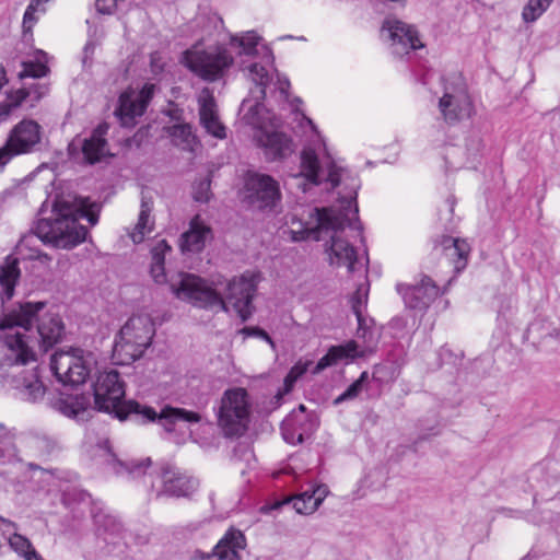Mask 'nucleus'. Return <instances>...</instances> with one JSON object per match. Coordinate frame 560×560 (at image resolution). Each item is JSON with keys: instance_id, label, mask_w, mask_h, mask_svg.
<instances>
[{"instance_id": "obj_7", "label": "nucleus", "mask_w": 560, "mask_h": 560, "mask_svg": "<svg viewBox=\"0 0 560 560\" xmlns=\"http://www.w3.org/2000/svg\"><path fill=\"white\" fill-rule=\"evenodd\" d=\"M222 284L221 279L209 281L192 273H180L170 288L176 298L195 307L228 311L225 300L217 289Z\"/></svg>"}, {"instance_id": "obj_9", "label": "nucleus", "mask_w": 560, "mask_h": 560, "mask_svg": "<svg viewBox=\"0 0 560 560\" xmlns=\"http://www.w3.org/2000/svg\"><path fill=\"white\" fill-rule=\"evenodd\" d=\"M183 61L197 77L213 82L224 75L234 59L222 45L201 48V43L198 42L184 52Z\"/></svg>"}, {"instance_id": "obj_24", "label": "nucleus", "mask_w": 560, "mask_h": 560, "mask_svg": "<svg viewBox=\"0 0 560 560\" xmlns=\"http://www.w3.org/2000/svg\"><path fill=\"white\" fill-rule=\"evenodd\" d=\"M258 141L269 160L283 159L293 152L292 140L282 132H261Z\"/></svg>"}, {"instance_id": "obj_20", "label": "nucleus", "mask_w": 560, "mask_h": 560, "mask_svg": "<svg viewBox=\"0 0 560 560\" xmlns=\"http://www.w3.org/2000/svg\"><path fill=\"white\" fill-rule=\"evenodd\" d=\"M10 385L16 389L19 397L28 402H37L43 399L46 387L39 378L37 369L23 371L21 374H12Z\"/></svg>"}, {"instance_id": "obj_31", "label": "nucleus", "mask_w": 560, "mask_h": 560, "mask_svg": "<svg viewBox=\"0 0 560 560\" xmlns=\"http://www.w3.org/2000/svg\"><path fill=\"white\" fill-rule=\"evenodd\" d=\"M527 338L539 343L548 341V339L557 340L560 336L558 326L546 318H536L526 329Z\"/></svg>"}, {"instance_id": "obj_30", "label": "nucleus", "mask_w": 560, "mask_h": 560, "mask_svg": "<svg viewBox=\"0 0 560 560\" xmlns=\"http://www.w3.org/2000/svg\"><path fill=\"white\" fill-rule=\"evenodd\" d=\"M144 112L143 103H139V100L132 93L125 92L120 94L115 114L124 125L132 124L133 119L142 116Z\"/></svg>"}, {"instance_id": "obj_38", "label": "nucleus", "mask_w": 560, "mask_h": 560, "mask_svg": "<svg viewBox=\"0 0 560 560\" xmlns=\"http://www.w3.org/2000/svg\"><path fill=\"white\" fill-rule=\"evenodd\" d=\"M168 135L176 145L184 148L191 147L195 142V136L189 124H176L168 128Z\"/></svg>"}, {"instance_id": "obj_48", "label": "nucleus", "mask_w": 560, "mask_h": 560, "mask_svg": "<svg viewBox=\"0 0 560 560\" xmlns=\"http://www.w3.org/2000/svg\"><path fill=\"white\" fill-rule=\"evenodd\" d=\"M154 90H155L154 84H145L141 89L140 93L136 96L139 100V103H143L144 109H147V106L154 94Z\"/></svg>"}, {"instance_id": "obj_12", "label": "nucleus", "mask_w": 560, "mask_h": 560, "mask_svg": "<svg viewBox=\"0 0 560 560\" xmlns=\"http://www.w3.org/2000/svg\"><path fill=\"white\" fill-rule=\"evenodd\" d=\"M149 475L150 487L155 498H180L194 493L198 481L171 463H163Z\"/></svg>"}, {"instance_id": "obj_50", "label": "nucleus", "mask_w": 560, "mask_h": 560, "mask_svg": "<svg viewBox=\"0 0 560 560\" xmlns=\"http://www.w3.org/2000/svg\"><path fill=\"white\" fill-rule=\"evenodd\" d=\"M275 84L277 90H279V92L287 97L290 88V81L287 78H281L279 74H277V81Z\"/></svg>"}, {"instance_id": "obj_19", "label": "nucleus", "mask_w": 560, "mask_h": 560, "mask_svg": "<svg viewBox=\"0 0 560 560\" xmlns=\"http://www.w3.org/2000/svg\"><path fill=\"white\" fill-rule=\"evenodd\" d=\"M245 548V535L240 529L231 527L217 542L211 552L200 556V560H242L241 553Z\"/></svg>"}, {"instance_id": "obj_47", "label": "nucleus", "mask_w": 560, "mask_h": 560, "mask_svg": "<svg viewBox=\"0 0 560 560\" xmlns=\"http://www.w3.org/2000/svg\"><path fill=\"white\" fill-rule=\"evenodd\" d=\"M211 180L205 178L194 186V199L198 202H207L210 199Z\"/></svg>"}, {"instance_id": "obj_41", "label": "nucleus", "mask_w": 560, "mask_h": 560, "mask_svg": "<svg viewBox=\"0 0 560 560\" xmlns=\"http://www.w3.org/2000/svg\"><path fill=\"white\" fill-rule=\"evenodd\" d=\"M368 304V289L364 288V285H359L357 291L351 298V308L353 314L357 317L358 323L360 326L362 325V322L364 320L363 312Z\"/></svg>"}, {"instance_id": "obj_32", "label": "nucleus", "mask_w": 560, "mask_h": 560, "mask_svg": "<svg viewBox=\"0 0 560 560\" xmlns=\"http://www.w3.org/2000/svg\"><path fill=\"white\" fill-rule=\"evenodd\" d=\"M443 247L445 250V255L450 258L456 257L455 260V270L460 271L466 267L467 264V257L469 254V245L466 241L454 238V237H446L443 241Z\"/></svg>"}, {"instance_id": "obj_29", "label": "nucleus", "mask_w": 560, "mask_h": 560, "mask_svg": "<svg viewBox=\"0 0 560 560\" xmlns=\"http://www.w3.org/2000/svg\"><path fill=\"white\" fill-rule=\"evenodd\" d=\"M91 514L98 535L104 534L115 537L122 533L121 522L103 506L94 505Z\"/></svg>"}, {"instance_id": "obj_42", "label": "nucleus", "mask_w": 560, "mask_h": 560, "mask_svg": "<svg viewBox=\"0 0 560 560\" xmlns=\"http://www.w3.org/2000/svg\"><path fill=\"white\" fill-rule=\"evenodd\" d=\"M551 0H529L524 7L522 16L525 22L536 21L550 5Z\"/></svg>"}, {"instance_id": "obj_51", "label": "nucleus", "mask_w": 560, "mask_h": 560, "mask_svg": "<svg viewBox=\"0 0 560 560\" xmlns=\"http://www.w3.org/2000/svg\"><path fill=\"white\" fill-rule=\"evenodd\" d=\"M364 322H365V319L362 322V325H361V326H360V324L358 323V332H357V334H358V337H359V338H363V339H365V340H366L368 338H369V339L371 338L372 332L369 330V328H366V327L364 326Z\"/></svg>"}, {"instance_id": "obj_53", "label": "nucleus", "mask_w": 560, "mask_h": 560, "mask_svg": "<svg viewBox=\"0 0 560 560\" xmlns=\"http://www.w3.org/2000/svg\"><path fill=\"white\" fill-rule=\"evenodd\" d=\"M93 51H94V44L91 42L86 43L84 46L85 58H88L89 54H93Z\"/></svg>"}, {"instance_id": "obj_11", "label": "nucleus", "mask_w": 560, "mask_h": 560, "mask_svg": "<svg viewBox=\"0 0 560 560\" xmlns=\"http://www.w3.org/2000/svg\"><path fill=\"white\" fill-rule=\"evenodd\" d=\"M42 127L33 119H23L8 133L0 147V167H4L14 158L31 154L39 149Z\"/></svg>"}, {"instance_id": "obj_18", "label": "nucleus", "mask_w": 560, "mask_h": 560, "mask_svg": "<svg viewBox=\"0 0 560 560\" xmlns=\"http://www.w3.org/2000/svg\"><path fill=\"white\" fill-rule=\"evenodd\" d=\"M396 289L407 307L419 311L428 308L440 294V288L428 276L413 285L398 283Z\"/></svg>"}, {"instance_id": "obj_21", "label": "nucleus", "mask_w": 560, "mask_h": 560, "mask_svg": "<svg viewBox=\"0 0 560 560\" xmlns=\"http://www.w3.org/2000/svg\"><path fill=\"white\" fill-rule=\"evenodd\" d=\"M198 103L201 126L211 136L224 139L226 137L225 127L219 119L215 100L208 89L202 90Z\"/></svg>"}, {"instance_id": "obj_44", "label": "nucleus", "mask_w": 560, "mask_h": 560, "mask_svg": "<svg viewBox=\"0 0 560 560\" xmlns=\"http://www.w3.org/2000/svg\"><path fill=\"white\" fill-rule=\"evenodd\" d=\"M36 94L35 100H39L45 93L46 88L44 86H34L31 89H19L14 93L8 96V101L12 103V105L16 108L23 104V102L30 97L32 94Z\"/></svg>"}, {"instance_id": "obj_56", "label": "nucleus", "mask_w": 560, "mask_h": 560, "mask_svg": "<svg viewBox=\"0 0 560 560\" xmlns=\"http://www.w3.org/2000/svg\"><path fill=\"white\" fill-rule=\"evenodd\" d=\"M299 409H300V411L303 412L305 410V407L303 405H300Z\"/></svg>"}, {"instance_id": "obj_45", "label": "nucleus", "mask_w": 560, "mask_h": 560, "mask_svg": "<svg viewBox=\"0 0 560 560\" xmlns=\"http://www.w3.org/2000/svg\"><path fill=\"white\" fill-rule=\"evenodd\" d=\"M329 490L326 485L312 486L310 489L300 493L305 499V503L311 504L316 502V510L322 504L324 499L328 495Z\"/></svg>"}, {"instance_id": "obj_37", "label": "nucleus", "mask_w": 560, "mask_h": 560, "mask_svg": "<svg viewBox=\"0 0 560 560\" xmlns=\"http://www.w3.org/2000/svg\"><path fill=\"white\" fill-rule=\"evenodd\" d=\"M197 25L201 27L205 34L201 40L206 37H211L219 33L224 27L222 18L217 13L202 14L197 18Z\"/></svg>"}, {"instance_id": "obj_23", "label": "nucleus", "mask_w": 560, "mask_h": 560, "mask_svg": "<svg viewBox=\"0 0 560 560\" xmlns=\"http://www.w3.org/2000/svg\"><path fill=\"white\" fill-rule=\"evenodd\" d=\"M320 166L317 154L312 148H305L301 152L300 172L293 174L292 178L296 180V186L306 192L310 187L320 184Z\"/></svg>"}, {"instance_id": "obj_3", "label": "nucleus", "mask_w": 560, "mask_h": 560, "mask_svg": "<svg viewBox=\"0 0 560 560\" xmlns=\"http://www.w3.org/2000/svg\"><path fill=\"white\" fill-rule=\"evenodd\" d=\"M94 406L90 396L66 395L57 399L54 407L61 415L75 421H88L95 411H101L125 421L133 420L138 424L156 422L166 432H174L180 422L198 423L201 417L198 412L164 406L160 412L154 408L141 405L136 400H125V383L116 370L100 372L93 383Z\"/></svg>"}, {"instance_id": "obj_5", "label": "nucleus", "mask_w": 560, "mask_h": 560, "mask_svg": "<svg viewBox=\"0 0 560 560\" xmlns=\"http://www.w3.org/2000/svg\"><path fill=\"white\" fill-rule=\"evenodd\" d=\"M259 40L260 37L254 31H247L241 35H231L230 39L231 46L240 48L238 55L254 57L261 54L266 65L270 67V69H268L259 62H253L246 67L247 77L255 84V88L249 91L250 100H243L241 110L246 112L245 118L252 124H258L255 116L264 107L262 102L266 97V89L272 82L273 78L271 71L275 70L272 67V51L265 45L259 47Z\"/></svg>"}, {"instance_id": "obj_55", "label": "nucleus", "mask_w": 560, "mask_h": 560, "mask_svg": "<svg viewBox=\"0 0 560 560\" xmlns=\"http://www.w3.org/2000/svg\"><path fill=\"white\" fill-rule=\"evenodd\" d=\"M30 467H31L32 469H37V468H39V467H38L37 465H35V464H30Z\"/></svg>"}, {"instance_id": "obj_1", "label": "nucleus", "mask_w": 560, "mask_h": 560, "mask_svg": "<svg viewBox=\"0 0 560 560\" xmlns=\"http://www.w3.org/2000/svg\"><path fill=\"white\" fill-rule=\"evenodd\" d=\"M20 277L19 259L8 256L0 266V342L5 348L0 369L35 361V340L27 334L34 322L37 323V342L44 352L61 341L65 334L61 317L48 310L46 302L26 301L18 302L13 306L8 305L14 295Z\"/></svg>"}, {"instance_id": "obj_46", "label": "nucleus", "mask_w": 560, "mask_h": 560, "mask_svg": "<svg viewBox=\"0 0 560 560\" xmlns=\"http://www.w3.org/2000/svg\"><path fill=\"white\" fill-rule=\"evenodd\" d=\"M23 69L19 73L20 79L24 78H43L48 72V67L40 61H24Z\"/></svg>"}, {"instance_id": "obj_2", "label": "nucleus", "mask_w": 560, "mask_h": 560, "mask_svg": "<svg viewBox=\"0 0 560 560\" xmlns=\"http://www.w3.org/2000/svg\"><path fill=\"white\" fill-rule=\"evenodd\" d=\"M327 180L332 188L342 186L339 191V206L329 208H314L310 212L313 223L300 230H292V240L301 242L305 240L320 241L324 234L329 236V245L326 252L331 265L346 266L349 272H354L366 267L369 262L366 249L364 250L365 261L359 259L357 250L349 241V237L360 238L364 243L363 228L358 218L357 197L361 182L355 174L349 170L329 166Z\"/></svg>"}, {"instance_id": "obj_15", "label": "nucleus", "mask_w": 560, "mask_h": 560, "mask_svg": "<svg viewBox=\"0 0 560 560\" xmlns=\"http://www.w3.org/2000/svg\"><path fill=\"white\" fill-rule=\"evenodd\" d=\"M257 279L255 275L246 272L234 277L225 284V299L243 322L247 320L253 312V299L256 293Z\"/></svg>"}, {"instance_id": "obj_16", "label": "nucleus", "mask_w": 560, "mask_h": 560, "mask_svg": "<svg viewBox=\"0 0 560 560\" xmlns=\"http://www.w3.org/2000/svg\"><path fill=\"white\" fill-rule=\"evenodd\" d=\"M245 187L249 202L258 209H273L281 200L279 183L270 175L248 173Z\"/></svg>"}, {"instance_id": "obj_13", "label": "nucleus", "mask_w": 560, "mask_h": 560, "mask_svg": "<svg viewBox=\"0 0 560 560\" xmlns=\"http://www.w3.org/2000/svg\"><path fill=\"white\" fill-rule=\"evenodd\" d=\"M83 351L56 352L50 360V370L57 381L65 385H81L91 373V362L83 358Z\"/></svg>"}, {"instance_id": "obj_8", "label": "nucleus", "mask_w": 560, "mask_h": 560, "mask_svg": "<svg viewBox=\"0 0 560 560\" xmlns=\"http://www.w3.org/2000/svg\"><path fill=\"white\" fill-rule=\"evenodd\" d=\"M250 407L249 395L245 388L233 387L223 393L214 410L218 427L225 438H238L247 431Z\"/></svg>"}, {"instance_id": "obj_22", "label": "nucleus", "mask_w": 560, "mask_h": 560, "mask_svg": "<svg viewBox=\"0 0 560 560\" xmlns=\"http://www.w3.org/2000/svg\"><path fill=\"white\" fill-rule=\"evenodd\" d=\"M211 238V228L197 214L190 220L189 229L180 235L179 247L183 253H200Z\"/></svg>"}, {"instance_id": "obj_10", "label": "nucleus", "mask_w": 560, "mask_h": 560, "mask_svg": "<svg viewBox=\"0 0 560 560\" xmlns=\"http://www.w3.org/2000/svg\"><path fill=\"white\" fill-rule=\"evenodd\" d=\"M439 109L447 124L470 117L472 103L465 80L459 73L443 79V95L439 101Z\"/></svg>"}, {"instance_id": "obj_28", "label": "nucleus", "mask_w": 560, "mask_h": 560, "mask_svg": "<svg viewBox=\"0 0 560 560\" xmlns=\"http://www.w3.org/2000/svg\"><path fill=\"white\" fill-rule=\"evenodd\" d=\"M98 447L103 450L113 462L117 463L118 468H116V472L118 475H127L130 478L147 477V470L151 466L150 458L120 462L112 454L110 443L107 439L100 441Z\"/></svg>"}, {"instance_id": "obj_17", "label": "nucleus", "mask_w": 560, "mask_h": 560, "mask_svg": "<svg viewBox=\"0 0 560 560\" xmlns=\"http://www.w3.org/2000/svg\"><path fill=\"white\" fill-rule=\"evenodd\" d=\"M109 126L107 122L98 124L90 137L80 141V145L77 147L75 142L72 141L69 144V154L74 158L75 152L80 149L82 153V160L85 164L94 165L100 163L103 159L110 155L106 135Z\"/></svg>"}, {"instance_id": "obj_33", "label": "nucleus", "mask_w": 560, "mask_h": 560, "mask_svg": "<svg viewBox=\"0 0 560 560\" xmlns=\"http://www.w3.org/2000/svg\"><path fill=\"white\" fill-rule=\"evenodd\" d=\"M283 440L292 445L304 442L305 430L302 428V419L299 415H290L281 423Z\"/></svg>"}, {"instance_id": "obj_36", "label": "nucleus", "mask_w": 560, "mask_h": 560, "mask_svg": "<svg viewBox=\"0 0 560 560\" xmlns=\"http://www.w3.org/2000/svg\"><path fill=\"white\" fill-rule=\"evenodd\" d=\"M160 247L171 249L166 241H161L159 245L152 250V264H151V276L156 283H164L166 281L165 269H164V256L159 250Z\"/></svg>"}, {"instance_id": "obj_54", "label": "nucleus", "mask_w": 560, "mask_h": 560, "mask_svg": "<svg viewBox=\"0 0 560 560\" xmlns=\"http://www.w3.org/2000/svg\"><path fill=\"white\" fill-rule=\"evenodd\" d=\"M245 455H246L247 457H253L252 452H250V451H248V450H245Z\"/></svg>"}, {"instance_id": "obj_25", "label": "nucleus", "mask_w": 560, "mask_h": 560, "mask_svg": "<svg viewBox=\"0 0 560 560\" xmlns=\"http://www.w3.org/2000/svg\"><path fill=\"white\" fill-rule=\"evenodd\" d=\"M258 141L269 160L283 159L293 152L292 140L282 132H261Z\"/></svg>"}, {"instance_id": "obj_40", "label": "nucleus", "mask_w": 560, "mask_h": 560, "mask_svg": "<svg viewBox=\"0 0 560 560\" xmlns=\"http://www.w3.org/2000/svg\"><path fill=\"white\" fill-rule=\"evenodd\" d=\"M313 364L311 360H299L284 377V393L291 392L296 381L302 377Z\"/></svg>"}, {"instance_id": "obj_14", "label": "nucleus", "mask_w": 560, "mask_h": 560, "mask_svg": "<svg viewBox=\"0 0 560 560\" xmlns=\"http://www.w3.org/2000/svg\"><path fill=\"white\" fill-rule=\"evenodd\" d=\"M381 35L389 43L392 54L398 57L424 47L416 27L397 19H386Z\"/></svg>"}, {"instance_id": "obj_27", "label": "nucleus", "mask_w": 560, "mask_h": 560, "mask_svg": "<svg viewBox=\"0 0 560 560\" xmlns=\"http://www.w3.org/2000/svg\"><path fill=\"white\" fill-rule=\"evenodd\" d=\"M16 436L15 428H8L4 423L0 422V468L22 463L15 444Z\"/></svg>"}, {"instance_id": "obj_34", "label": "nucleus", "mask_w": 560, "mask_h": 560, "mask_svg": "<svg viewBox=\"0 0 560 560\" xmlns=\"http://www.w3.org/2000/svg\"><path fill=\"white\" fill-rule=\"evenodd\" d=\"M152 205L153 203L151 199H147L145 196H142L138 223L133 232L130 234V237L135 244L141 243L144 240L145 234L150 233L152 230V226L149 225Z\"/></svg>"}, {"instance_id": "obj_6", "label": "nucleus", "mask_w": 560, "mask_h": 560, "mask_svg": "<svg viewBox=\"0 0 560 560\" xmlns=\"http://www.w3.org/2000/svg\"><path fill=\"white\" fill-rule=\"evenodd\" d=\"M155 334L154 324L147 314L131 316L115 338L113 359L116 364L129 365L141 358Z\"/></svg>"}, {"instance_id": "obj_39", "label": "nucleus", "mask_w": 560, "mask_h": 560, "mask_svg": "<svg viewBox=\"0 0 560 560\" xmlns=\"http://www.w3.org/2000/svg\"><path fill=\"white\" fill-rule=\"evenodd\" d=\"M289 503H292V506L293 509L296 511V513L299 514H312L313 512L316 511V502L315 503H312L311 504H307L305 503V499H303L300 494L291 498V499H287L284 501H281V502H276L275 504L268 506V505H265L261 508V511L264 513H267L271 510H276V509H279L280 506L282 505H287Z\"/></svg>"}, {"instance_id": "obj_35", "label": "nucleus", "mask_w": 560, "mask_h": 560, "mask_svg": "<svg viewBox=\"0 0 560 560\" xmlns=\"http://www.w3.org/2000/svg\"><path fill=\"white\" fill-rule=\"evenodd\" d=\"M9 544L25 560H43L40 555L32 547L31 541L20 534H13L9 539Z\"/></svg>"}, {"instance_id": "obj_26", "label": "nucleus", "mask_w": 560, "mask_h": 560, "mask_svg": "<svg viewBox=\"0 0 560 560\" xmlns=\"http://www.w3.org/2000/svg\"><path fill=\"white\" fill-rule=\"evenodd\" d=\"M361 354L358 352V345L354 340H350L345 345L331 346L327 353L318 360L311 371L312 374H318L325 369L336 365L342 360H353Z\"/></svg>"}, {"instance_id": "obj_43", "label": "nucleus", "mask_w": 560, "mask_h": 560, "mask_svg": "<svg viewBox=\"0 0 560 560\" xmlns=\"http://www.w3.org/2000/svg\"><path fill=\"white\" fill-rule=\"evenodd\" d=\"M369 381V373L366 371L362 372L360 377L354 381L342 394H340L336 399L335 404L339 405L346 400L353 399L359 396V394L364 388L365 384Z\"/></svg>"}, {"instance_id": "obj_49", "label": "nucleus", "mask_w": 560, "mask_h": 560, "mask_svg": "<svg viewBox=\"0 0 560 560\" xmlns=\"http://www.w3.org/2000/svg\"><path fill=\"white\" fill-rule=\"evenodd\" d=\"M242 334H244L247 337H258V338H261V339L272 343V340L269 337V335L264 329H261L259 327H244L242 329Z\"/></svg>"}, {"instance_id": "obj_52", "label": "nucleus", "mask_w": 560, "mask_h": 560, "mask_svg": "<svg viewBox=\"0 0 560 560\" xmlns=\"http://www.w3.org/2000/svg\"><path fill=\"white\" fill-rule=\"evenodd\" d=\"M15 107L12 105L11 102H3L0 104V117H5L8 115H10V113L12 112V109H14Z\"/></svg>"}, {"instance_id": "obj_4", "label": "nucleus", "mask_w": 560, "mask_h": 560, "mask_svg": "<svg viewBox=\"0 0 560 560\" xmlns=\"http://www.w3.org/2000/svg\"><path fill=\"white\" fill-rule=\"evenodd\" d=\"M93 206L88 198L71 194L58 196L50 215L37 220L34 233L44 243L72 248L85 241L88 235V229L79 221L86 219L91 225L97 223L98 217L92 210Z\"/></svg>"}]
</instances>
